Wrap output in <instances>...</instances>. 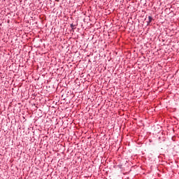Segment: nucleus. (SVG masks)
<instances>
[{"label":"nucleus","instance_id":"nucleus-1","mask_svg":"<svg viewBox=\"0 0 179 179\" xmlns=\"http://www.w3.org/2000/svg\"><path fill=\"white\" fill-rule=\"evenodd\" d=\"M152 20H153V18L152 17V16H149L148 21H147V24H150V23H152Z\"/></svg>","mask_w":179,"mask_h":179},{"label":"nucleus","instance_id":"nucleus-2","mask_svg":"<svg viewBox=\"0 0 179 179\" xmlns=\"http://www.w3.org/2000/svg\"><path fill=\"white\" fill-rule=\"evenodd\" d=\"M71 27H72V29H74L75 26H73V24H71Z\"/></svg>","mask_w":179,"mask_h":179}]
</instances>
